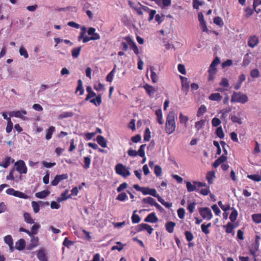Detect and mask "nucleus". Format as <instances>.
<instances>
[{
  "label": "nucleus",
  "mask_w": 261,
  "mask_h": 261,
  "mask_svg": "<svg viewBox=\"0 0 261 261\" xmlns=\"http://www.w3.org/2000/svg\"><path fill=\"white\" fill-rule=\"evenodd\" d=\"M95 29L92 27L89 28L87 32L89 35H91V37L85 36V34L87 32V29L85 27L81 28V31L79 36L78 37V40L79 41L82 40L84 43L88 42L90 40H96L100 39V35L95 33Z\"/></svg>",
  "instance_id": "f257e3e1"
},
{
  "label": "nucleus",
  "mask_w": 261,
  "mask_h": 261,
  "mask_svg": "<svg viewBox=\"0 0 261 261\" xmlns=\"http://www.w3.org/2000/svg\"><path fill=\"white\" fill-rule=\"evenodd\" d=\"M175 113L173 111L170 112L167 116L165 121V130L168 134H171L176 129Z\"/></svg>",
  "instance_id": "f03ea898"
},
{
  "label": "nucleus",
  "mask_w": 261,
  "mask_h": 261,
  "mask_svg": "<svg viewBox=\"0 0 261 261\" xmlns=\"http://www.w3.org/2000/svg\"><path fill=\"white\" fill-rule=\"evenodd\" d=\"M231 102H239L245 103L248 101V98L246 94L241 92L234 91L231 96Z\"/></svg>",
  "instance_id": "7ed1b4c3"
},
{
  "label": "nucleus",
  "mask_w": 261,
  "mask_h": 261,
  "mask_svg": "<svg viewBox=\"0 0 261 261\" xmlns=\"http://www.w3.org/2000/svg\"><path fill=\"white\" fill-rule=\"evenodd\" d=\"M115 171L117 174L124 177H126L130 174L129 170L122 164H118L116 165Z\"/></svg>",
  "instance_id": "20e7f679"
},
{
  "label": "nucleus",
  "mask_w": 261,
  "mask_h": 261,
  "mask_svg": "<svg viewBox=\"0 0 261 261\" xmlns=\"http://www.w3.org/2000/svg\"><path fill=\"white\" fill-rule=\"evenodd\" d=\"M199 212L204 219L210 220L213 218L212 213L208 207L199 208Z\"/></svg>",
  "instance_id": "39448f33"
},
{
  "label": "nucleus",
  "mask_w": 261,
  "mask_h": 261,
  "mask_svg": "<svg viewBox=\"0 0 261 261\" xmlns=\"http://www.w3.org/2000/svg\"><path fill=\"white\" fill-rule=\"evenodd\" d=\"M136 232H141V231H146L149 234H151L153 229L151 226L146 223H141L138 225L135 228Z\"/></svg>",
  "instance_id": "423d86ee"
},
{
  "label": "nucleus",
  "mask_w": 261,
  "mask_h": 261,
  "mask_svg": "<svg viewBox=\"0 0 261 261\" xmlns=\"http://www.w3.org/2000/svg\"><path fill=\"white\" fill-rule=\"evenodd\" d=\"M16 170L20 174H26L27 173V167L24 162L22 160H19L15 163Z\"/></svg>",
  "instance_id": "0eeeda50"
},
{
  "label": "nucleus",
  "mask_w": 261,
  "mask_h": 261,
  "mask_svg": "<svg viewBox=\"0 0 261 261\" xmlns=\"http://www.w3.org/2000/svg\"><path fill=\"white\" fill-rule=\"evenodd\" d=\"M180 79L181 82V90L187 94L190 87L189 81L187 77L181 75Z\"/></svg>",
  "instance_id": "6e6552de"
},
{
  "label": "nucleus",
  "mask_w": 261,
  "mask_h": 261,
  "mask_svg": "<svg viewBox=\"0 0 261 261\" xmlns=\"http://www.w3.org/2000/svg\"><path fill=\"white\" fill-rule=\"evenodd\" d=\"M27 112L25 110L12 111L9 113V115L11 117H15L19 118L23 120H25L24 115L27 114Z\"/></svg>",
  "instance_id": "1a4fd4ad"
},
{
  "label": "nucleus",
  "mask_w": 261,
  "mask_h": 261,
  "mask_svg": "<svg viewBox=\"0 0 261 261\" xmlns=\"http://www.w3.org/2000/svg\"><path fill=\"white\" fill-rule=\"evenodd\" d=\"M67 174H63L57 175L54 179L51 181V185L53 186H56L62 180L66 179L68 178Z\"/></svg>",
  "instance_id": "9d476101"
},
{
  "label": "nucleus",
  "mask_w": 261,
  "mask_h": 261,
  "mask_svg": "<svg viewBox=\"0 0 261 261\" xmlns=\"http://www.w3.org/2000/svg\"><path fill=\"white\" fill-rule=\"evenodd\" d=\"M258 43V38L256 35H252L249 37L248 40V45L249 47L251 48H254L257 45Z\"/></svg>",
  "instance_id": "9b49d317"
},
{
  "label": "nucleus",
  "mask_w": 261,
  "mask_h": 261,
  "mask_svg": "<svg viewBox=\"0 0 261 261\" xmlns=\"http://www.w3.org/2000/svg\"><path fill=\"white\" fill-rule=\"evenodd\" d=\"M142 193L144 195H150L153 197L156 196V190L154 188H150L149 187H143Z\"/></svg>",
  "instance_id": "f8f14e48"
},
{
  "label": "nucleus",
  "mask_w": 261,
  "mask_h": 261,
  "mask_svg": "<svg viewBox=\"0 0 261 261\" xmlns=\"http://www.w3.org/2000/svg\"><path fill=\"white\" fill-rule=\"evenodd\" d=\"M146 146V144H142L141 145L138 151L137 152V151L135 150H132V156H136L137 155H139L141 157H144L145 156V152H144V148Z\"/></svg>",
  "instance_id": "ddd939ff"
},
{
  "label": "nucleus",
  "mask_w": 261,
  "mask_h": 261,
  "mask_svg": "<svg viewBox=\"0 0 261 261\" xmlns=\"http://www.w3.org/2000/svg\"><path fill=\"white\" fill-rule=\"evenodd\" d=\"M144 221L146 222L154 223L158 221V218L154 213H151L147 216L144 219Z\"/></svg>",
  "instance_id": "4468645a"
},
{
  "label": "nucleus",
  "mask_w": 261,
  "mask_h": 261,
  "mask_svg": "<svg viewBox=\"0 0 261 261\" xmlns=\"http://www.w3.org/2000/svg\"><path fill=\"white\" fill-rule=\"evenodd\" d=\"M185 182L186 184L187 190L189 192L191 193L193 191H197V184H195V182H197V181H193V184L190 181H186Z\"/></svg>",
  "instance_id": "2eb2a0df"
},
{
  "label": "nucleus",
  "mask_w": 261,
  "mask_h": 261,
  "mask_svg": "<svg viewBox=\"0 0 261 261\" xmlns=\"http://www.w3.org/2000/svg\"><path fill=\"white\" fill-rule=\"evenodd\" d=\"M175 226L176 223L171 221L166 222L165 225L166 230L169 233H172L174 232Z\"/></svg>",
  "instance_id": "dca6fc26"
},
{
  "label": "nucleus",
  "mask_w": 261,
  "mask_h": 261,
  "mask_svg": "<svg viewBox=\"0 0 261 261\" xmlns=\"http://www.w3.org/2000/svg\"><path fill=\"white\" fill-rule=\"evenodd\" d=\"M227 159V156L222 155L216 160L214 163L213 166L214 168H217L220 165L222 164V163H224Z\"/></svg>",
  "instance_id": "f3484780"
},
{
  "label": "nucleus",
  "mask_w": 261,
  "mask_h": 261,
  "mask_svg": "<svg viewBox=\"0 0 261 261\" xmlns=\"http://www.w3.org/2000/svg\"><path fill=\"white\" fill-rule=\"evenodd\" d=\"M227 159V156L222 155L216 160L214 163L213 166L214 168H217L220 165L222 164V163H224Z\"/></svg>",
  "instance_id": "a211bd4d"
},
{
  "label": "nucleus",
  "mask_w": 261,
  "mask_h": 261,
  "mask_svg": "<svg viewBox=\"0 0 261 261\" xmlns=\"http://www.w3.org/2000/svg\"><path fill=\"white\" fill-rule=\"evenodd\" d=\"M143 88L150 97H152L154 93L156 91L154 87L148 84L144 85Z\"/></svg>",
  "instance_id": "6ab92c4d"
},
{
  "label": "nucleus",
  "mask_w": 261,
  "mask_h": 261,
  "mask_svg": "<svg viewBox=\"0 0 261 261\" xmlns=\"http://www.w3.org/2000/svg\"><path fill=\"white\" fill-rule=\"evenodd\" d=\"M156 116L157 122L160 124L163 125L164 123V119L163 118V113L161 109H158L155 112Z\"/></svg>",
  "instance_id": "aec40b11"
},
{
  "label": "nucleus",
  "mask_w": 261,
  "mask_h": 261,
  "mask_svg": "<svg viewBox=\"0 0 261 261\" xmlns=\"http://www.w3.org/2000/svg\"><path fill=\"white\" fill-rule=\"evenodd\" d=\"M96 141L102 147L106 148L107 147V141L103 136H98L96 138Z\"/></svg>",
  "instance_id": "412c9836"
},
{
  "label": "nucleus",
  "mask_w": 261,
  "mask_h": 261,
  "mask_svg": "<svg viewBox=\"0 0 261 261\" xmlns=\"http://www.w3.org/2000/svg\"><path fill=\"white\" fill-rule=\"evenodd\" d=\"M86 91L88 92V94L86 96L85 100H89L92 97L96 96V94L92 90V89L90 86L87 87Z\"/></svg>",
  "instance_id": "4be33fe9"
},
{
  "label": "nucleus",
  "mask_w": 261,
  "mask_h": 261,
  "mask_svg": "<svg viewBox=\"0 0 261 261\" xmlns=\"http://www.w3.org/2000/svg\"><path fill=\"white\" fill-rule=\"evenodd\" d=\"M16 248L18 250H22L25 247V241L23 239H19L17 242H16Z\"/></svg>",
  "instance_id": "5701e85b"
},
{
  "label": "nucleus",
  "mask_w": 261,
  "mask_h": 261,
  "mask_svg": "<svg viewBox=\"0 0 261 261\" xmlns=\"http://www.w3.org/2000/svg\"><path fill=\"white\" fill-rule=\"evenodd\" d=\"M208 81H213V80H214L215 79L216 74L217 73V68H212V67H210L208 70Z\"/></svg>",
  "instance_id": "b1692460"
},
{
  "label": "nucleus",
  "mask_w": 261,
  "mask_h": 261,
  "mask_svg": "<svg viewBox=\"0 0 261 261\" xmlns=\"http://www.w3.org/2000/svg\"><path fill=\"white\" fill-rule=\"evenodd\" d=\"M37 256L40 261H47V257L43 250H40L38 251Z\"/></svg>",
  "instance_id": "393cba45"
},
{
  "label": "nucleus",
  "mask_w": 261,
  "mask_h": 261,
  "mask_svg": "<svg viewBox=\"0 0 261 261\" xmlns=\"http://www.w3.org/2000/svg\"><path fill=\"white\" fill-rule=\"evenodd\" d=\"M222 97L219 93H213L210 94L208 99L213 101H219L221 100Z\"/></svg>",
  "instance_id": "a878e982"
},
{
  "label": "nucleus",
  "mask_w": 261,
  "mask_h": 261,
  "mask_svg": "<svg viewBox=\"0 0 261 261\" xmlns=\"http://www.w3.org/2000/svg\"><path fill=\"white\" fill-rule=\"evenodd\" d=\"M215 177V172L214 171H208L206 174V179L209 184H212L213 179Z\"/></svg>",
  "instance_id": "bb28decb"
},
{
  "label": "nucleus",
  "mask_w": 261,
  "mask_h": 261,
  "mask_svg": "<svg viewBox=\"0 0 261 261\" xmlns=\"http://www.w3.org/2000/svg\"><path fill=\"white\" fill-rule=\"evenodd\" d=\"M205 123V119H201L199 120L198 121H196L195 124V127L197 130V132H198L200 129H202L203 127L204 126Z\"/></svg>",
  "instance_id": "cd10ccee"
},
{
  "label": "nucleus",
  "mask_w": 261,
  "mask_h": 261,
  "mask_svg": "<svg viewBox=\"0 0 261 261\" xmlns=\"http://www.w3.org/2000/svg\"><path fill=\"white\" fill-rule=\"evenodd\" d=\"M50 194V192L47 190H44L37 192L35 194V196L38 198H44Z\"/></svg>",
  "instance_id": "c85d7f7f"
},
{
  "label": "nucleus",
  "mask_w": 261,
  "mask_h": 261,
  "mask_svg": "<svg viewBox=\"0 0 261 261\" xmlns=\"http://www.w3.org/2000/svg\"><path fill=\"white\" fill-rule=\"evenodd\" d=\"M55 131V127L53 126H50L49 128L46 130V133L45 136V138L46 140H49L51 138L52 135L54 132Z\"/></svg>",
  "instance_id": "c756f323"
},
{
  "label": "nucleus",
  "mask_w": 261,
  "mask_h": 261,
  "mask_svg": "<svg viewBox=\"0 0 261 261\" xmlns=\"http://www.w3.org/2000/svg\"><path fill=\"white\" fill-rule=\"evenodd\" d=\"M23 217L24 221L28 224H33L34 223V220L32 218V217L30 213L25 212L23 214Z\"/></svg>",
  "instance_id": "7c9ffc66"
},
{
  "label": "nucleus",
  "mask_w": 261,
  "mask_h": 261,
  "mask_svg": "<svg viewBox=\"0 0 261 261\" xmlns=\"http://www.w3.org/2000/svg\"><path fill=\"white\" fill-rule=\"evenodd\" d=\"M81 49V46L73 48L71 50V55L72 57L74 59L77 58L80 54Z\"/></svg>",
  "instance_id": "2f4dec72"
},
{
  "label": "nucleus",
  "mask_w": 261,
  "mask_h": 261,
  "mask_svg": "<svg viewBox=\"0 0 261 261\" xmlns=\"http://www.w3.org/2000/svg\"><path fill=\"white\" fill-rule=\"evenodd\" d=\"M95 98L90 100V102L95 106H99L101 103V95L98 94Z\"/></svg>",
  "instance_id": "473e14b6"
},
{
  "label": "nucleus",
  "mask_w": 261,
  "mask_h": 261,
  "mask_svg": "<svg viewBox=\"0 0 261 261\" xmlns=\"http://www.w3.org/2000/svg\"><path fill=\"white\" fill-rule=\"evenodd\" d=\"M150 71H151V80L153 83H156L158 81V76L154 71L153 66L150 67Z\"/></svg>",
  "instance_id": "72a5a7b5"
},
{
  "label": "nucleus",
  "mask_w": 261,
  "mask_h": 261,
  "mask_svg": "<svg viewBox=\"0 0 261 261\" xmlns=\"http://www.w3.org/2000/svg\"><path fill=\"white\" fill-rule=\"evenodd\" d=\"M231 210H232V211L231 212L229 215V220L231 222H233L237 219L238 213V211L234 208H232Z\"/></svg>",
  "instance_id": "f704fd0d"
},
{
  "label": "nucleus",
  "mask_w": 261,
  "mask_h": 261,
  "mask_svg": "<svg viewBox=\"0 0 261 261\" xmlns=\"http://www.w3.org/2000/svg\"><path fill=\"white\" fill-rule=\"evenodd\" d=\"M179 122L181 124H184L185 126H187V123L189 120V117L187 116L184 115L181 113L179 115Z\"/></svg>",
  "instance_id": "c9c22d12"
},
{
  "label": "nucleus",
  "mask_w": 261,
  "mask_h": 261,
  "mask_svg": "<svg viewBox=\"0 0 261 261\" xmlns=\"http://www.w3.org/2000/svg\"><path fill=\"white\" fill-rule=\"evenodd\" d=\"M144 203H148L151 206H154L156 203V201L151 197H147L143 199Z\"/></svg>",
  "instance_id": "e433bc0d"
},
{
  "label": "nucleus",
  "mask_w": 261,
  "mask_h": 261,
  "mask_svg": "<svg viewBox=\"0 0 261 261\" xmlns=\"http://www.w3.org/2000/svg\"><path fill=\"white\" fill-rule=\"evenodd\" d=\"M80 91V95L84 94V89L83 87V82L81 80H79L77 81V86L76 88V92Z\"/></svg>",
  "instance_id": "4c0bfd02"
},
{
  "label": "nucleus",
  "mask_w": 261,
  "mask_h": 261,
  "mask_svg": "<svg viewBox=\"0 0 261 261\" xmlns=\"http://www.w3.org/2000/svg\"><path fill=\"white\" fill-rule=\"evenodd\" d=\"M206 107L204 105H201L197 113V116L198 117L202 116L205 113H206Z\"/></svg>",
  "instance_id": "58836bf2"
},
{
  "label": "nucleus",
  "mask_w": 261,
  "mask_h": 261,
  "mask_svg": "<svg viewBox=\"0 0 261 261\" xmlns=\"http://www.w3.org/2000/svg\"><path fill=\"white\" fill-rule=\"evenodd\" d=\"M247 177L255 181L259 182L261 181V175L259 174H248Z\"/></svg>",
  "instance_id": "ea45409f"
},
{
  "label": "nucleus",
  "mask_w": 261,
  "mask_h": 261,
  "mask_svg": "<svg viewBox=\"0 0 261 261\" xmlns=\"http://www.w3.org/2000/svg\"><path fill=\"white\" fill-rule=\"evenodd\" d=\"M215 134H216L217 137L220 139H223L224 138L225 135L221 126L218 127L216 128Z\"/></svg>",
  "instance_id": "a19ab883"
},
{
  "label": "nucleus",
  "mask_w": 261,
  "mask_h": 261,
  "mask_svg": "<svg viewBox=\"0 0 261 261\" xmlns=\"http://www.w3.org/2000/svg\"><path fill=\"white\" fill-rule=\"evenodd\" d=\"M94 89L97 91H104L105 90L104 85L99 82L94 84Z\"/></svg>",
  "instance_id": "79ce46f5"
},
{
  "label": "nucleus",
  "mask_w": 261,
  "mask_h": 261,
  "mask_svg": "<svg viewBox=\"0 0 261 261\" xmlns=\"http://www.w3.org/2000/svg\"><path fill=\"white\" fill-rule=\"evenodd\" d=\"M4 241L8 246L13 245V240L11 235H7L4 238Z\"/></svg>",
  "instance_id": "37998d69"
},
{
  "label": "nucleus",
  "mask_w": 261,
  "mask_h": 261,
  "mask_svg": "<svg viewBox=\"0 0 261 261\" xmlns=\"http://www.w3.org/2000/svg\"><path fill=\"white\" fill-rule=\"evenodd\" d=\"M135 10H136L137 14L139 15H141L143 14V12L149 11V8L148 7L143 6L141 8H135Z\"/></svg>",
  "instance_id": "c03bdc74"
},
{
  "label": "nucleus",
  "mask_w": 261,
  "mask_h": 261,
  "mask_svg": "<svg viewBox=\"0 0 261 261\" xmlns=\"http://www.w3.org/2000/svg\"><path fill=\"white\" fill-rule=\"evenodd\" d=\"M68 191L66 190L64 192L62 193L61 197L57 199V201L59 202L64 201L70 197V195H67Z\"/></svg>",
  "instance_id": "a18cd8bd"
},
{
  "label": "nucleus",
  "mask_w": 261,
  "mask_h": 261,
  "mask_svg": "<svg viewBox=\"0 0 261 261\" xmlns=\"http://www.w3.org/2000/svg\"><path fill=\"white\" fill-rule=\"evenodd\" d=\"M226 228L225 231L227 233H231L232 232L234 228V225L231 223L228 222L227 225L224 226Z\"/></svg>",
  "instance_id": "49530a36"
},
{
  "label": "nucleus",
  "mask_w": 261,
  "mask_h": 261,
  "mask_svg": "<svg viewBox=\"0 0 261 261\" xmlns=\"http://www.w3.org/2000/svg\"><path fill=\"white\" fill-rule=\"evenodd\" d=\"M11 157L8 156L5 158L4 162L0 163V166L7 168L10 164Z\"/></svg>",
  "instance_id": "de8ad7c7"
},
{
  "label": "nucleus",
  "mask_w": 261,
  "mask_h": 261,
  "mask_svg": "<svg viewBox=\"0 0 261 261\" xmlns=\"http://www.w3.org/2000/svg\"><path fill=\"white\" fill-rule=\"evenodd\" d=\"M253 221L256 224L261 223V214H254L252 215Z\"/></svg>",
  "instance_id": "09e8293b"
},
{
  "label": "nucleus",
  "mask_w": 261,
  "mask_h": 261,
  "mask_svg": "<svg viewBox=\"0 0 261 261\" xmlns=\"http://www.w3.org/2000/svg\"><path fill=\"white\" fill-rule=\"evenodd\" d=\"M144 140L145 141H149L150 140V130L149 128H146L144 132Z\"/></svg>",
  "instance_id": "8fccbe9b"
},
{
  "label": "nucleus",
  "mask_w": 261,
  "mask_h": 261,
  "mask_svg": "<svg viewBox=\"0 0 261 261\" xmlns=\"http://www.w3.org/2000/svg\"><path fill=\"white\" fill-rule=\"evenodd\" d=\"M117 245L113 246L111 248V250H117L119 251H121L123 249L124 245L123 244H122L120 242H117L116 243Z\"/></svg>",
  "instance_id": "3c124183"
},
{
  "label": "nucleus",
  "mask_w": 261,
  "mask_h": 261,
  "mask_svg": "<svg viewBox=\"0 0 261 261\" xmlns=\"http://www.w3.org/2000/svg\"><path fill=\"white\" fill-rule=\"evenodd\" d=\"M125 39L127 41V43L122 42L121 43V47H122V49L124 50H126L127 49V48H128L127 44L128 45H130V37L129 36H128L125 38Z\"/></svg>",
  "instance_id": "603ef678"
},
{
  "label": "nucleus",
  "mask_w": 261,
  "mask_h": 261,
  "mask_svg": "<svg viewBox=\"0 0 261 261\" xmlns=\"http://www.w3.org/2000/svg\"><path fill=\"white\" fill-rule=\"evenodd\" d=\"M211 226V223H209L206 225L203 224L201 225V229L203 233L205 234H208L210 233V230L208 229V227Z\"/></svg>",
  "instance_id": "864d4df0"
},
{
  "label": "nucleus",
  "mask_w": 261,
  "mask_h": 261,
  "mask_svg": "<svg viewBox=\"0 0 261 261\" xmlns=\"http://www.w3.org/2000/svg\"><path fill=\"white\" fill-rule=\"evenodd\" d=\"M73 115V113L72 112H65L62 114H61L59 115V118L61 119L68 118V117H71Z\"/></svg>",
  "instance_id": "5fc2aeb1"
},
{
  "label": "nucleus",
  "mask_w": 261,
  "mask_h": 261,
  "mask_svg": "<svg viewBox=\"0 0 261 261\" xmlns=\"http://www.w3.org/2000/svg\"><path fill=\"white\" fill-rule=\"evenodd\" d=\"M32 206L35 213H37L39 212L40 210V205L37 202L32 201Z\"/></svg>",
  "instance_id": "6e6d98bb"
},
{
  "label": "nucleus",
  "mask_w": 261,
  "mask_h": 261,
  "mask_svg": "<svg viewBox=\"0 0 261 261\" xmlns=\"http://www.w3.org/2000/svg\"><path fill=\"white\" fill-rule=\"evenodd\" d=\"M91 164V158L90 156L84 157V168L87 169L90 167Z\"/></svg>",
  "instance_id": "4d7b16f0"
},
{
  "label": "nucleus",
  "mask_w": 261,
  "mask_h": 261,
  "mask_svg": "<svg viewBox=\"0 0 261 261\" xmlns=\"http://www.w3.org/2000/svg\"><path fill=\"white\" fill-rule=\"evenodd\" d=\"M140 216L136 214V211L134 212V213L132 216V220L134 223H138L140 221Z\"/></svg>",
  "instance_id": "13d9d810"
},
{
  "label": "nucleus",
  "mask_w": 261,
  "mask_h": 261,
  "mask_svg": "<svg viewBox=\"0 0 261 261\" xmlns=\"http://www.w3.org/2000/svg\"><path fill=\"white\" fill-rule=\"evenodd\" d=\"M154 172L157 177H159V176L161 175L162 174V168L160 166L155 165L154 167Z\"/></svg>",
  "instance_id": "bf43d9fd"
},
{
  "label": "nucleus",
  "mask_w": 261,
  "mask_h": 261,
  "mask_svg": "<svg viewBox=\"0 0 261 261\" xmlns=\"http://www.w3.org/2000/svg\"><path fill=\"white\" fill-rule=\"evenodd\" d=\"M214 22L220 27H222L224 25V22L220 17H215L214 19Z\"/></svg>",
  "instance_id": "052dcab7"
},
{
  "label": "nucleus",
  "mask_w": 261,
  "mask_h": 261,
  "mask_svg": "<svg viewBox=\"0 0 261 261\" xmlns=\"http://www.w3.org/2000/svg\"><path fill=\"white\" fill-rule=\"evenodd\" d=\"M19 54L21 56L24 57V58L27 59L29 57V55L26 49L21 46L19 48Z\"/></svg>",
  "instance_id": "680f3d73"
},
{
  "label": "nucleus",
  "mask_w": 261,
  "mask_h": 261,
  "mask_svg": "<svg viewBox=\"0 0 261 261\" xmlns=\"http://www.w3.org/2000/svg\"><path fill=\"white\" fill-rule=\"evenodd\" d=\"M115 69L114 68L107 76L106 80L109 82H112L115 74Z\"/></svg>",
  "instance_id": "e2e57ef3"
},
{
  "label": "nucleus",
  "mask_w": 261,
  "mask_h": 261,
  "mask_svg": "<svg viewBox=\"0 0 261 261\" xmlns=\"http://www.w3.org/2000/svg\"><path fill=\"white\" fill-rule=\"evenodd\" d=\"M221 123V121L217 117H214L212 120V124L213 127H217Z\"/></svg>",
  "instance_id": "0e129e2a"
},
{
  "label": "nucleus",
  "mask_w": 261,
  "mask_h": 261,
  "mask_svg": "<svg viewBox=\"0 0 261 261\" xmlns=\"http://www.w3.org/2000/svg\"><path fill=\"white\" fill-rule=\"evenodd\" d=\"M196 205V203L194 201L189 203L187 209L189 211L190 213L192 214L193 213Z\"/></svg>",
  "instance_id": "69168bd1"
},
{
  "label": "nucleus",
  "mask_w": 261,
  "mask_h": 261,
  "mask_svg": "<svg viewBox=\"0 0 261 261\" xmlns=\"http://www.w3.org/2000/svg\"><path fill=\"white\" fill-rule=\"evenodd\" d=\"M185 235L187 240L189 242L192 241L194 238L193 235L192 234V232L189 231V230H186L185 231Z\"/></svg>",
  "instance_id": "338daca9"
},
{
  "label": "nucleus",
  "mask_w": 261,
  "mask_h": 261,
  "mask_svg": "<svg viewBox=\"0 0 261 261\" xmlns=\"http://www.w3.org/2000/svg\"><path fill=\"white\" fill-rule=\"evenodd\" d=\"M250 75L253 78L258 77L259 76V71L257 69H254L251 71Z\"/></svg>",
  "instance_id": "774afa93"
}]
</instances>
